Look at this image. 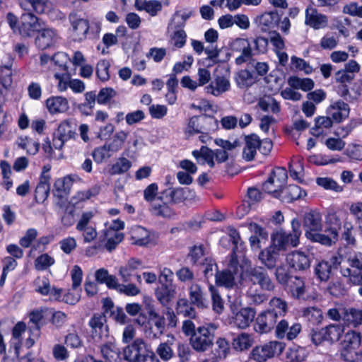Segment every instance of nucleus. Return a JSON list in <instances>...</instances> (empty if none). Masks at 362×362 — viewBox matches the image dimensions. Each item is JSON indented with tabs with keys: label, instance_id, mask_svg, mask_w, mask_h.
Returning <instances> with one entry per match:
<instances>
[{
	"label": "nucleus",
	"instance_id": "c756f323",
	"mask_svg": "<svg viewBox=\"0 0 362 362\" xmlns=\"http://www.w3.org/2000/svg\"><path fill=\"white\" fill-rule=\"evenodd\" d=\"M305 195V192L302 190L299 186L296 185H289L286 187L284 186L281 192V198L279 199L283 202L291 203Z\"/></svg>",
	"mask_w": 362,
	"mask_h": 362
},
{
	"label": "nucleus",
	"instance_id": "aec40b11",
	"mask_svg": "<svg viewBox=\"0 0 362 362\" xmlns=\"http://www.w3.org/2000/svg\"><path fill=\"white\" fill-rule=\"evenodd\" d=\"M255 314V310L252 308H241L233 317L231 323L239 329H245L254 320Z\"/></svg>",
	"mask_w": 362,
	"mask_h": 362
},
{
	"label": "nucleus",
	"instance_id": "f704fd0d",
	"mask_svg": "<svg viewBox=\"0 0 362 362\" xmlns=\"http://www.w3.org/2000/svg\"><path fill=\"white\" fill-rule=\"evenodd\" d=\"M342 320L348 327H357L362 325V310L346 309L343 313Z\"/></svg>",
	"mask_w": 362,
	"mask_h": 362
},
{
	"label": "nucleus",
	"instance_id": "a878e982",
	"mask_svg": "<svg viewBox=\"0 0 362 362\" xmlns=\"http://www.w3.org/2000/svg\"><path fill=\"white\" fill-rule=\"evenodd\" d=\"M225 218V216L218 211L206 212L204 216L201 214L194 215L189 221V226H201L203 224H208L209 221L219 222Z\"/></svg>",
	"mask_w": 362,
	"mask_h": 362
},
{
	"label": "nucleus",
	"instance_id": "2f4dec72",
	"mask_svg": "<svg viewBox=\"0 0 362 362\" xmlns=\"http://www.w3.org/2000/svg\"><path fill=\"white\" fill-rule=\"evenodd\" d=\"M292 297L296 299L304 298L306 288L304 279L298 276H293L287 284Z\"/></svg>",
	"mask_w": 362,
	"mask_h": 362
},
{
	"label": "nucleus",
	"instance_id": "a18cd8bd",
	"mask_svg": "<svg viewBox=\"0 0 362 362\" xmlns=\"http://www.w3.org/2000/svg\"><path fill=\"white\" fill-rule=\"evenodd\" d=\"M193 303L187 298H180L177 302L176 310L177 314H182L189 318L196 317V310Z\"/></svg>",
	"mask_w": 362,
	"mask_h": 362
},
{
	"label": "nucleus",
	"instance_id": "bb28decb",
	"mask_svg": "<svg viewBox=\"0 0 362 362\" xmlns=\"http://www.w3.org/2000/svg\"><path fill=\"white\" fill-rule=\"evenodd\" d=\"M280 255L279 251L270 245L260 252L259 259L268 269L271 270L276 268Z\"/></svg>",
	"mask_w": 362,
	"mask_h": 362
},
{
	"label": "nucleus",
	"instance_id": "2eb2a0df",
	"mask_svg": "<svg viewBox=\"0 0 362 362\" xmlns=\"http://www.w3.org/2000/svg\"><path fill=\"white\" fill-rule=\"evenodd\" d=\"M282 16L283 11L281 10L275 9L258 16L255 21L261 27V30L266 32L278 28Z\"/></svg>",
	"mask_w": 362,
	"mask_h": 362
},
{
	"label": "nucleus",
	"instance_id": "473e14b6",
	"mask_svg": "<svg viewBox=\"0 0 362 362\" xmlns=\"http://www.w3.org/2000/svg\"><path fill=\"white\" fill-rule=\"evenodd\" d=\"M230 88V82L224 76H216L214 81L205 87L207 93L215 96L227 91Z\"/></svg>",
	"mask_w": 362,
	"mask_h": 362
},
{
	"label": "nucleus",
	"instance_id": "1a4fd4ad",
	"mask_svg": "<svg viewBox=\"0 0 362 362\" xmlns=\"http://www.w3.org/2000/svg\"><path fill=\"white\" fill-rule=\"evenodd\" d=\"M194 197V192L188 187H169L160 193L158 199L176 204Z\"/></svg>",
	"mask_w": 362,
	"mask_h": 362
},
{
	"label": "nucleus",
	"instance_id": "423d86ee",
	"mask_svg": "<svg viewBox=\"0 0 362 362\" xmlns=\"http://www.w3.org/2000/svg\"><path fill=\"white\" fill-rule=\"evenodd\" d=\"M300 234L301 232L298 228H293L292 231L289 233L284 232L281 229L272 235L271 246L280 252H285L289 245L298 246Z\"/></svg>",
	"mask_w": 362,
	"mask_h": 362
},
{
	"label": "nucleus",
	"instance_id": "0e129e2a",
	"mask_svg": "<svg viewBox=\"0 0 362 362\" xmlns=\"http://www.w3.org/2000/svg\"><path fill=\"white\" fill-rule=\"evenodd\" d=\"M204 255L205 247L203 245L201 244L199 245H194L190 247L189 249L187 257L190 259V261L193 265H196L204 256Z\"/></svg>",
	"mask_w": 362,
	"mask_h": 362
},
{
	"label": "nucleus",
	"instance_id": "6e6d98bb",
	"mask_svg": "<svg viewBox=\"0 0 362 362\" xmlns=\"http://www.w3.org/2000/svg\"><path fill=\"white\" fill-rule=\"evenodd\" d=\"M132 167V163L127 158H119L109 169L110 175H120L127 172Z\"/></svg>",
	"mask_w": 362,
	"mask_h": 362
},
{
	"label": "nucleus",
	"instance_id": "f3484780",
	"mask_svg": "<svg viewBox=\"0 0 362 362\" xmlns=\"http://www.w3.org/2000/svg\"><path fill=\"white\" fill-rule=\"evenodd\" d=\"M189 300L199 308H206L209 301L204 288L197 283H192L188 287Z\"/></svg>",
	"mask_w": 362,
	"mask_h": 362
},
{
	"label": "nucleus",
	"instance_id": "dca6fc26",
	"mask_svg": "<svg viewBox=\"0 0 362 362\" xmlns=\"http://www.w3.org/2000/svg\"><path fill=\"white\" fill-rule=\"evenodd\" d=\"M103 309L105 315L109 314V317L118 324L125 325L131 320L125 314L124 309L119 306H115L113 301L109 298L103 299Z\"/></svg>",
	"mask_w": 362,
	"mask_h": 362
},
{
	"label": "nucleus",
	"instance_id": "9d476101",
	"mask_svg": "<svg viewBox=\"0 0 362 362\" xmlns=\"http://www.w3.org/2000/svg\"><path fill=\"white\" fill-rule=\"evenodd\" d=\"M42 29L40 18L32 13H24L21 15L18 30L23 37H32Z\"/></svg>",
	"mask_w": 362,
	"mask_h": 362
},
{
	"label": "nucleus",
	"instance_id": "4d7b16f0",
	"mask_svg": "<svg viewBox=\"0 0 362 362\" xmlns=\"http://www.w3.org/2000/svg\"><path fill=\"white\" fill-rule=\"evenodd\" d=\"M303 226H321L322 215L320 212L310 210L303 216Z\"/></svg>",
	"mask_w": 362,
	"mask_h": 362
},
{
	"label": "nucleus",
	"instance_id": "864d4df0",
	"mask_svg": "<svg viewBox=\"0 0 362 362\" xmlns=\"http://www.w3.org/2000/svg\"><path fill=\"white\" fill-rule=\"evenodd\" d=\"M235 81L239 88H245L252 86L255 78L250 71L243 69L237 73Z\"/></svg>",
	"mask_w": 362,
	"mask_h": 362
},
{
	"label": "nucleus",
	"instance_id": "338daca9",
	"mask_svg": "<svg viewBox=\"0 0 362 362\" xmlns=\"http://www.w3.org/2000/svg\"><path fill=\"white\" fill-rule=\"evenodd\" d=\"M316 183L317 185L327 190H333L337 192H341L343 190V188L331 177H317L316 179Z\"/></svg>",
	"mask_w": 362,
	"mask_h": 362
},
{
	"label": "nucleus",
	"instance_id": "b1692460",
	"mask_svg": "<svg viewBox=\"0 0 362 362\" xmlns=\"http://www.w3.org/2000/svg\"><path fill=\"white\" fill-rule=\"evenodd\" d=\"M57 40V33L55 30L50 28H43L38 31V35L35 38V45L39 49H45L53 45Z\"/></svg>",
	"mask_w": 362,
	"mask_h": 362
},
{
	"label": "nucleus",
	"instance_id": "4c0bfd02",
	"mask_svg": "<svg viewBox=\"0 0 362 362\" xmlns=\"http://www.w3.org/2000/svg\"><path fill=\"white\" fill-rule=\"evenodd\" d=\"M134 245L145 246L155 240L154 235H151L150 232L146 228H134L132 231Z\"/></svg>",
	"mask_w": 362,
	"mask_h": 362
},
{
	"label": "nucleus",
	"instance_id": "5fc2aeb1",
	"mask_svg": "<svg viewBox=\"0 0 362 362\" xmlns=\"http://www.w3.org/2000/svg\"><path fill=\"white\" fill-rule=\"evenodd\" d=\"M163 204H153L152 212L158 216L163 218H173L175 216V211L169 206V202L162 201Z\"/></svg>",
	"mask_w": 362,
	"mask_h": 362
},
{
	"label": "nucleus",
	"instance_id": "774afa93",
	"mask_svg": "<svg viewBox=\"0 0 362 362\" xmlns=\"http://www.w3.org/2000/svg\"><path fill=\"white\" fill-rule=\"evenodd\" d=\"M172 344V343H169L168 341L160 343L156 349V354L163 361H168L173 357L174 352L171 347Z\"/></svg>",
	"mask_w": 362,
	"mask_h": 362
},
{
	"label": "nucleus",
	"instance_id": "4468645a",
	"mask_svg": "<svg viewBox=\"0 0 362 362\" xmlns=\"http://www.w3.org/2000/svg\"><path fill=\"white\" fill-rule=\"evenodd\" d=\"M301 325L298 322H293L290 325L288 322L285 320H281L276 325L275 329V335L279 339H286L291 341L296 339L301 332Z\"/></svg>",
	"mask_w": 362,
	"mask_h": 362
},
{
	"label": "nucleus",
	"instance_id": "412c9836",
	"mask_svg": "<svg viewBox=\"0 0 362 362\" xmlns=\"http://www.w3.org/2000/svg\"><path fill=\"white\" fill-rule=\"evenodd\" d=\"M74 183L71 175H66L63 178H58L54 181L52 193L59 200H62L70 194Z\"/></svg>",
	"mask_w": 362,
	"mask_h": 362
},
{
	"label": "nucleus",
	"instance_id": "0eeeda50",
	"mask_svg": "<svg viewBox=\"0 0 362 362\" xmlns=\"http://www.w3.org/2000/svg\"><path fill=\"white\" fill-rule=\"evenodd\" d=\"M284 348V343L272 341L263 345L255 346L250 354V358L257 362H265L275 355L281 354Z\"/></svg>",
	"mask_w": 362,
	"mask_h": 362
},
{
	"label": "nucleus",
	"instance_id": "bf43d9fd",
	"mask_svg": "<svg viewBox=\"0 0 362 362\" xmlns=\"http://www.w3.org/2000/svg\"><path fill=\"white\" fill-rule=\"evenodd\" d=\"M209 291L211 296L213 310L217 313H221L224 309V302L218 291L214 286L211 285L209 286Z\"/></svg>",
	"mask_w": 362,
	"mask_h": 362
},
{
	"label": "nucleus",
	"instance_id": "7ed1b4c3",
	"mask_svg": "<svg viewBox=\"0 0 362 362\" xmlns=\"http://www.w3.org/2000/svg\"><path fill=\"white\" fill-rule=\"evenodd\" d=\"M215 329L212 325L198 327L195 334L189 338L192 348L198 353H204L211 348L215 338Z\"/></svg>",
	"mask_w": 362,
	"mask_h": 362
},
{
	"label": "nucleus",
	"instance_id": "f8f14e48",
	"mask_svg": "<svg viewBox=\"0 0 362 362\" xmlns=\"http://www.w3.org/2000/svg\"><path fill=\"white\" fill-rule=\"evenodd\" d=\"M278 319L276 313L266 310L256 317L254 329L259 334L269 333L274 328L276 329Z\"/></svg>",
	"mask_w": 362,
	"mask_h": 362
},
{
	"label": "nucleus",
	"instance_id": "c03bdc74",
	"mask_svg": "<svg viewBox=\"0 0 362 362\" xmlns=\"http://www.w3.org/2000/svg\"><path fill=\"white\" fill-rule=\"evenodd\" d=\"M95 276L98 283L105 284L110 289H114L118 281L115 276L109 274L108 271L104 268L98 269Z\"/></svg>",
	"mask_w": 362,
	"mask_h": 362
},
{
	"label": "nucleus",
	"instance_id": "f03ea898",
	"mask_svg": "<svg viewBox=\"0 0 362 362\" xmlns=\"http://www.w3.org/2000/svg\"><path fill=\"white\" fill-rule=\"evenodd\" d=\"M123 358L127 362H148L155 359L156 354L144 339L138 338L124 348Z\"/></svg>",
	"mask_w": 362,
	"mask_h": 362
},
{
	"label": "nucleus",
	"instance_id": "680f3d73",
	"mask_svg": "<svg viewBox=\"0 0 362 362\" xmlns=\"http://www.w3.org/2000/svg\"><path fill=\"white\" fill-rule=\"evenodd\" d=\"M252 345L250 336L247 334L243 333L234 338L232 346L237 351H243L249 349Z\"/></svg>",
	"mask_w": 362,
	"mask_h": 362
},
{
	"label": "nucleus",
	"instance_id": "603ef678",
	"mask_svg": "<svg viewBox=\"0 0 362 362\" xmlns=\"http://www.w3.org/2000/svg\"><path fill=\"white\" fill-rule=\"evenodd\" d=\"M332 273L328 261L322 260L315 267V274L321 281H327Z\"/></svg>",
	"mask_w": 362,
	"mask_h": 362
},
{
	"label": "nucleus",
	"instance_id": "13d9d810",
	"mask_svg": "<svg viewBox=\"0 0 362 362\" xmlns=\"http://www.w3.org/2000/svg\"><path fill=\"white\" fill-rule=\"evenodd\" d=\"M266 272V269L262 267H253L247 268L245 271V279L253 285H256L257 281Z\"/></svg>",
	"mask_w": 362,
	"mask_h": 362
},
{
	"label": "nucleus",
	"instance_id": "6e6552de",
	"mask_svg": "<svg viewBox=\"0 0 362 362\" xmlns=\"http://www.w3.org/2000/svg\"><path fill=\"white\" fill-rule=\"evenodd\" d=\"M305 235L313 242L331 246L338 240L339 232L337 228H310Z\"/></svg>",
	"mask_w": 362,
	"mask_h": 362
},
{
	"label": "nucleus",
	"instance_id": "c9c22d12",
	"mask_svg": "<svg viewBox=\"0 0 362 362\" xmlns=\"http://www.w3.org/2000/svg\"><path fill=\"white\" fill-rule=\"evenodd\" d=\"M49 180L50 177L44 175L40 177V182L35 190V199L37 202H43L48 197L50 191Z\"/></svg>",
	"mask_w": 362,
	"mask_h": 362
},
{
	"label": "nucleus",
	"instance_id": "37998d69",
	"mask_svg": "<svg viewBox=\"0 0 362 362\" xmlns=\"http://www.w3.org/2000/svg\"><path fill=\"white\" fill-rule=\"evenodd\" d=\"M175 291L172 286L168 284H162L160 288L156 291L157 299L163 306H168L175 297Z\"/></svg>",
	"mask_w": 362,
	"mask_h": 362
},
{
	"label": "nucleus",
	"instance_id": "052dcab7",
	"mask_svg": "<svg viewBox=\"0 0 362 362\" xmlns=\"http://www.w3.org/2000/svg\"><path fill=\"white\" fill-rule=\"evenodd\" d=\"M112 154L113 153L109 149L107 143L103 146L95 148L92 152L93 159L97 163H101L105 158H110Z\"/></svg>",
	"mask_w": 362,
	"mask_h": 362
},
{
	"label": "nucleus",
	"instance_id": "ddd939ff",
	"mask_svg": "<svg viewBox=\"0 0 362 362\" xmlns=\"http://www.w3.org/2000/svg\"><path fill=\"white\" fill-rule=\"evenodd\" d=\"M69 21L75 40L82 42L88 38V20L81 18L76 12H71L69 15Z\"/></svg>",
	"mask_w": 362,
	"mask_h": 362
},
{
	"label": "nucleus",
	"instance_id": "c85d7f7f",
	"mask_svg": "<svg viewBox=\"0 0 362 362\" xmlns=\"http://www.w3.org/2000/svg\"><path fill=\"white\" fill-rule=\"evenodd\" d=\"M142 265V261L139 259L132 257L127 264L120 267L119 274L124 282H129L134 276V272Z\"/></svg>",
	"mask_w": 362,
	"mask_h": 362
},
{
	"label": "nucleus",
	"instance_id": "393cba45",
	"mask_svg": "<svg viewBox=\"0 0 362 362\" xmlns=\"http://www.w3.org/2000/svg\"><path fill=\"white\" fill-rule=\"evenodd\" d=\"M245 146L243 151V158L246 161L254 160L259 144V137L256 134L245 136Z\"/></svg>",
	"mask_w": 362,
	"mask_h": 362
},
{
	"label": "nucleus",
	"instance_id": "49530a36",
	"mask_svg": "<svg viewBox=\"0 0 362 362\" xmlns=\"http://www.w3.org/2000/svg\"><path fill=\"white\" fill-rule=\"evenodd\" d=\"M302 316L313 325L321 323L323 319L322 310L316 307L303 308Z\"/></svg>",
	"mask_w": 362,
	"mask_h": 362
},
{
	"label": "nucleus",
	"instance_id": "e2e57ef3",
	"mask_svg": "<svg viewBox=\"0 0 362 362\" xmlns=\"http://www.w3.org/2000/svg\"><path fill=\"white\" fill-rule=\"evenodd\" d=\"M306 356L305 349L300 346L289 349L286 354L288 362H303L305 360Z\"/></svg>",
	"mask_w": 362,
	"mask_h": 362
},
{
	"label": "nucleus",
	"instance_id": "09e8293b",
	"mask_svg": "<svg viewBox=\"0 0 362 362\" xmlns=\"http://www.w3.org/2000/svg\"><path fill=\"white\" fill-rule=\"evenodd\" d=\"M100 352L103 358L110 362H117L119 358L120 351L112 343H107L100 347Z\"/></svg>",
	"mask_w": 362,
	"mask_h": 362
},
{
	"label": "nucleus",
	"instance_id": "20e7f679",
	"mask_svg": "<svg viewBox=\"0 0 362 362\" xmlns=\"http://www.w3.org/2000/svg\"><path fill=\"white\" fill-rule=\"evenodd\" d=\"M218 127V122L214 116L204 114L200 116L192 117L189 120L185 132L189 135L209 134L215 132Z\"/></svg>",
	"mask_w": 362,
	"mask_h": 362
},
{
	"label": "nucleus",
	"instance_id": "69168bd1",
	"mask_svg": "<svg viewBox=\"0 0 362 362\" xmlns=\"http://www.w3.org/2000/svg\"><path fill=\"white\" fill-rule=\"evenodd\" d=\"M110 64L106 59L100 60L96 65V75L102 81H107L110 79L109 69Z\"/></svg>",
	"mask_w": 362,
	"mask_h": 362
},
{
	"label": "nucleus",
	"instance_id": "a19ab883",
	"mask_svg": "<svg viewBox=\"0 0 362 362\" xmlns=\"http://www.w3.org/2000/svg\"><path fill=\"white\" fill-rule=\"evenodd\" d=\"M267 311L276 313L277 317H284L288 312L287 302L281 298L273 297L269 302Z\"/></svg>",
	"mask_w": 362,
	"mask_h": 362
},
{
	"label": "nucleus",
	"instance_id": "8fccbe9b",
	"mask_svg": "<svg viewBox=\"0 0 362 362\" xmlns=\"http://www.w3.org/2000/svg\"><path fill=\"white\" fill-rule=\"evenodd\" d=\"M21 7L27 11L26 13L36 12L42 13L45 12V4L39 0H19Z\"/></svg>",
	"mask_w": 362,
	"mask_h": 362
},
{
	"label": "nucleus",
	"instance_id": "7c9ffc66",
	"mask_svg": "<svg viewBox=\"0 0 362 362\" xmlns=\"http://www.w3.org/2000/svg\"><path fill=\"white\" fill-rule=\"evenodd\" d=\"M46 107L52 114L64 112L69 109V103L62 96H52L47 99Z\"/></svg>",
	"mask_w": 362,
	"mask_h": 362
},
{
	"label": "nucleus",
	"instance_id": "72a5a7b5",
	"mask_svg": "<svg viewBox=\"0 0 362 362\" xmlns=\"http://www.w3.org/2000/svg\"><path fill=\"white\" fill-rule=\"evenodd\" d=\"M192 154L199 164L204 165L207 163L210 168H214V157L212 154V150L208 146H202L199 150H194Z\"/></svg>",
	"mask_w": 362,
	"mask_h": 362
},
{
	"label": "nucleus",
	"instance_id": "4be33fe9",
	"mask_svg": "<svg viewBox=\"0 0 362 362\" xmlns=\"http://www.w3.org/2000/svg\"><path fill=\"white\" fill-rule=\"evenodd\" d=\"M165 327V321L163 316L148 319L145 325V334L150 339L158 338L163 334Z\"/></svg>",
	"mask_w": 362,
	"mask_h": 362
},
{
	"label": "nucleus",
	"instance_id": "a211bd4d",
	"mask_svg": "<svg viewBox=\"0 0 362 362\" xmlns=\"http://www.w3.org/2000/svg\"><path fill=\"white\" fill-rule=\"evenodd\" d=\"M286 261L289 267L296 271H305L310 268V259L304 252L296 250L288 254Z\"/></svg>",
	"mask_w": 362,
	"mask_h": 362
},
{
	"label": "nucleus",
	"instance_id": "e433bc0d",
	"mask_svg": "<svg viewBox=\"0 0 362 362\" xmlns=\"http://www.w3.org/2000/svg\"><path fill=\"white\" fill-rule=\"evenodd\" d=\"M8 59L9 62L6 64L0 66V85L6 90L11 89L13 83L11 71L13 59L10 57Z\"/></svg>",
	"mask_w": 362,
	"mask_h": 362
},
{
	"label": "nucleus",
	"instance_id": "5701e85b",
	"mask_svg": "<svg viewBox=\"0 0 362 362\" xmlns=\"http://www.w3.org/2000/svg\"><path fill=\"white\" fill-rule=\"evenodd\" d=\"M327 17L319 13L316 8L309 6L305 11V23L314 29L325 28L327 25Z\"/></svg>",
	"mask_w": 362,
	"mask_h": 362
},
{
	"label": "nucleus",
	"instance_id": "39448f33",
	"mask_svg": "<svg viewBox=\"0 0 362 362\" xmlns=\"http://www.w3.org/2000/svg\"><path fill=\"white\" fill-rule=\"evenodd\" d=\"M288 180V173L285 168L274 169L268 179L262 184V190L274 198H281V192Z\"/></svg>",
	"mask_w": 362,
	"mask_h": 362
},
{
	"label": "nucleus",
	"instance_id": "cd10ccee",
	"mask_svg": "<svg viewBox=\"0 0 362 362\" xmlns=\"http://www.w3.org/2000/svg\"><path fill=\"white\" fill-rule=\"evenodd\" d=\"M106 315L103 313H95L90 318L88 325L91 327V332L93 337H102L104 332H107V327L105 326Z\"/></svg>",
	"mask_w": 362,
	"mask_h": 362
},
{
	"label": "nucleus",
	"instance_id": "f257e3e1",
	"mask_svg": "<svg viewBox=\"0 0 362 362\" xmlns=\"http://www.w3.org/2000/svg\"><path fill=\"white\" fill-rule=\"evenodd\" d=\"M361 336L360 332L354 330L348 331L341 341L340 356L346 362H358L362 358L360 350Z\"/></svg>",
	"mask_w": 362,
	"mask_h": 362
},
{
	"label": "nucleus",
	"instance_id": "de8ad7c7",
	"mask_svg": "<svg viewBox=\"0 0 362 362\" xmlns=\"http://www.w3.org/2000/svg\"><path fill=\"white\" fill-rule=\"evenodd\" d=\"M76 135V129L71 120L66 119L60 123L57 129V136L62 140L68 141Z\"/></svg>",
	"mask_w": 362,
	"mask_h": 362
},
{
	"label": "nucleus",
	"instance_id": "79ce46f5",
	"mask_svg": "<svg viewBox=\"0 0 362 362\" xmlns=\"http://www.w3.org/2000/svg\"><path fill=\"white\" fill-rule=\"evenodd\" d=\"M234 274L235 273L229 269L217 271L215 274L216 284L218 286L232 288L235 285Z\"/></svg>",
	"mask_w": 362,
	"mask_h": 362
},
{
	"label": "nucleus",
	"instance_id": "58836bf2",
	"mask_svg": "<svg viewBox=\"0 0 362 362\" xmlns=\"http://www.w3.org/2000/svg\"><path fill=\"white\" fill-rule=\"evenodd\" d=\"M288 85L293 89H300L305 92L311 90L315 86L313 79L310 78H300L298 76H292L288 79Z\"/></svg>",
	"mask_w": 362,
	"mask_h": 362
},
{
	"label": "nucleus",
	"instance_id": "9b49d317",
	"mask_svg": "<svg viewBox=\"0 0 362 362\" xmlns=\"http://www.w3.org/2000/svg\"><path fill=\"white\" fill-rule=\"evenodd\" d=\"M124 228H107L100 235L98 247L103 246L107 251L112 252L124 238V234L119 229Z\"/></svg>",
	"mask_w": 362,
	"mask_h": 362
},
{
	"label": "nucleus",
	"instance_id": "3c124183",
	"mask_svg": "<svg viewBox=\"0 0 362 362\" xmlns=\"http://www.w3.org/2000/svg\"><path fill=\"white\" fill-rule=\"evenodd\" d=\"M30 322L32 325H29V328L31 332H36V335L39 334L40 327L44 325L43 311L42 310H33L29 315Z\"/></svg>",
	"mask_w": 362,
	"mask_h": 362
},
{
	"label": "nucleus",
	"instance_id": "ea45409f",
	"mask_svg": "<svg viewBox=\"0 0 362 362\" xmlns=\"http://www.w3.org/2000/svg\"><path fill=\"white\" fill-rule=\"evenodd\" d=\"M230 351L229 342L225 338L218 337L215 342V346L211 351V354L215 356L216 358L224 360L228 356Z\"/></svg>",
	"mask_w": 362,
	"mask_h": 362
},
{
	"label": "nucleus",
	"instance_id": "6ab92c4d",
	"mask_svg": "<svg viewBox=\"0 0 362 362\" xmlns=\"http://www.w3.org/2000/svg\"><path fill=\"white\" fill-rule=\"evenodd\" d=\"M327 113L336 123H340L349 116V105L341 100L332 103L327 108Z\"/></svg>",
	"mask_w": 362,
	"mask_h": 362
}]
</instances>
